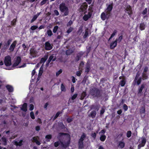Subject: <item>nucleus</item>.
<instances>
[{"label": "nucleus", "instance_id": "bb28decb", "mask_svg": "<svg viewBox=\"0 0 149 149\" xmlns=\"http://www.w3.org/2000/svg\"><path fill=\"white\" fill-rule=\"evenodd\" d=\"M96 112L95 111H92L90 113V116L92 118H94L96 115Z\"/></svg>", "mask_w": 149, "mask_h": 149}, {"label": "nucleus", "instance_id": "20e7f679", "mask_svg": "<svg viewBox=\"0 0 149 149\" xmlns=\"http://www.w3.org/2000/svg\"><path fill=\"white\" fill-rule=\"evenodd\" d=\"M4 63L6 66H10L11 65V57L9 56L5 57L4 60Z\"/></svg>", "mask_w": 149, "mask_h": 149}, {"label": "nucleus", "instance_id": "f03ea898", "mask_svg": "<svg viewBox=\"0 0 149 149\" xmlns=\"http://www.w3.org/2000/svg\"><path fill=\"white\" fill-rule=\"evenodd\" d=\"M91 94L94 97H99L100 96V91L99 89L94 88L92 89L91 92Z\"/></svg>", "mask_w": 149, "mask_h": 149}, {"label": "nucleus", "instance_id": "8fccbe9b", "mask_svg": "<svg viewBox=\"0 0 149 149\" xmlns=\"http://www.w3.org/2000/svg\"><path fill=\"white\" fill-rule=\"evenodd\" d=\"M77 94H74L71 97L72 99V100H74V99H75L77 97Z\"/></svg>", "mask_w": 149, "mask_h": 149}, {"label": "nucleus", "instance_id": "c03bdc74", "mask_svg": "<svg viewBox=\"0 0 149 149\" xmlns=\"http://www.w3.org/2000/svg\"><path fill=\"white\" fill-rule=\"evenodd\" d=\"M61 113V112H58L56 114L55 116L54 117V120L56 119L59 115V114Z\"/></svg>", "mask_w": 149, "mask_h": 149}, {"label": "nucleus", "instance_id": "2eb2a0df", "mask_svg": "<svg viewBox=\"0 0 149 149\" xmlns=\"http://www.w3.org/2000/svg\"><path fill=\"white\" fill-rule=\"evenodd\" d=\"M117 39H116L114 41L112 42L110 45L111 49H113L116 47L117 44Z\"/></svg>", "mask_w": 149, "mask_h": 149}, {"label": "nucleus", "instance_id": "f704fd0d", "mask_svg": "<svg viewBox=\"0 0 149 149\" xmlns=\"http://www.w3.org/2000/svg\"><path fill=\"white\" fill-rule=\"evenodd\" d=\"M16 19H14L11 22V25H12L13 26L15 25L16 24Z\"/></svg>", "mask_w": 149, "mask_h": 149}, {"label": "nucleus", "instance_id": "37998d69", "mask_svg": "<svg viewBox=\"0 0 149 149\" xmlns=\"http://www.w3.org/2000/svg\"><path fill=\"white\" fill-rule=\"evenodd\" d=\"M29 109L30 111H32L33 109H34V106L32 104H30L29 105Z\"/></svg>", "mask_w": 149, "mask_h": 149}, {"label": "nucleus", "instance_id": "49530a36", "mask_svg": "<svg viewBox=\"0 0 149 149\" xmlns=\"http://www.w3.org/2000/svg\"><path fill=\"white\" fill-rule=\"evenodd\" d=\"M117 32V31L116 30H115L113 33L111 34V38H112L115 35V34H116Z\"/></svg>", "mask_w": 149, "mask_h": 149}, {"label": "nucleus", "instance_id": "c9c22d12", "mask_svg": "<svg viewBox=\"0 0 149 149\" xmlns=\"http://www.w3.org/2000/svg\"><path fill=\"white\" fill-rule=\"evenodd\" d=\"M83 31V26H80L78 32L80 34Z\"/></svg>", "mask_w": 149, "mask_h": 149}, {"label": "nucleus", "instance_id": "774afa93", "mask_svg": "<svg viewBox=\"0 0 149 149\" xmlns=\"http://www.w3.org/2000/svg\"><path fill=\"white\" fill-rule=\"evenodd\" d=\"M12 42V40L11 39H9L7 41V45H9L10 44L11 42Z\"/></svg>", "mask_w": 149, "mask_h": 149}, {"label": "nucleus", "instance_id": "338daca9", "mask_svg": "<svg viewBox=\"0 0 149 149\" xmlns=\"http://www.w3.org/2000/svg\"><path fill=\"white\" fill-rule=\"evenodd\" d=\"M76 74L78 76H80L81 74L80 72L79 71H77L76 72Z\"/></svg>", "mask_w": 149, "mask_h": 149}, {"label": "nucleus", "instance_id": "3c124183", "mask_svg": "<svg viewBox=\"0 0 149 149\" xmlns=\"http://www.w3.org/2000/svg\"><path fill=\"white\" fill-rule=\"evenodd\" d=\"M54 14L56 16H58L59 14L57 10H54Z\"/></svg>", "mask_w": 149, "mask_h": 149}, {"label": "nucleus", "instance_id": "0e129e2a", "mask_svg": "<svg viewBox=\"0 0 149 149\" xmlns=\"http://www.w3.org/2000/svg\"><path fill=\"white\" fill-rule=\"evenodd\" d=\"M72 120V119L71 118H69L67 119V121L68 123L71 122Z\"/></svg>", "mask_w": 149, "mask_h": 149}, {"label": "nucleus", "instance_id": "a19ab883", "mask_svg": "<svg viewBox=\"0 0 149 149\" xmlns=\"http://www.w3.org/2000/svg\"><path fill=\"white\" fill-rule=\"evenodd\" d=\"M37 18V16H36L35 15L33 17V18L32 19L31 21V22L32 23Z\"/></svg>", "mask_w": 149, "mask_h": 149}, {"label": "nucleus", "instance_id": "e2e57ef3", "mask_svg": "<svg viewBox=\"0 0 149 149\" xmlns=\"http://www.w3.org/2000/svg\"><path fill=\"white\" fill-rule=\"evenodd\" d=\"M141 78H139V79L137 80V84L138 85H139L141 82Z\"/></svg>", "mask_w": 149, "mask_h": 149}, {"label": "nucleus", "instance_id": "ddd939ff", "mask_svg": "<svg viewBox=\"0 0 149 149\" xmlns=\"http://www.w3.org/2000/svg\"><path fill=\"white\" fill-rule=\"evenodd\" d=\"M117 142L118 143V148H122L124 147L125 143L124 141H120Z\"/></svg>", "mask_w": 149, "mask_h": 149}, {"label": "nucleus", "instance_id": "a211bd4d", "mask_svg": "<svg viewBox=\"0 0 149 149\" xmlns=\"http://www.w3.org/2000/svg\"><path fill=\"white\" fill-rule=\"evenodd\" d=\"M113 7L112 5H109L107 6L106 10L105 11L107 13H109L110 14V12L111 11Z\"/></svg>", "mask_w": 149, "mask_h": 149}, {"label": "nucleus", "instance_id": "680f3d73", "mask_svg": "<svg viewBox=\"0 0 149 149\" xmlns=\"http://www.w3.org/2000/svg\"><path fill=\"white\" fill-rule=\"evenodd\" d=\"M91 136L94 138V139H95L96 136V133H92L91 134Z\"/></svg>", "mask_w": 149, "mask_h": 149}, {"label": "nucleus", "instance_id": "7ed1b4c3", "mask_svg": "<svg viewBox=\"0 0 149 149\" xmlns=\"http://www.w3.org/2000/svg\"><path fill=\"white\" fill-rule=\"evenodd\" d=\"M30 57L31 58H34L36 56H38V52L34 49H31L30 50Z\"/></svg>", "mask_w": 149, "mask_h": 149}, {"label": "nucleus", "instance_id": "2f4dec72", "mask_svg": "<svg viewBox=\"0 0 149 149\" xmlns=\"http://www.w3.org/2000/svg\"><path fill=\"white\" fill-rule=\"evenodd\" d=\"M61 91L65 92L66 91V89L63 84H61Z\"/></svg>", "mask_w": 149, "mask_h": 149}, {"label": "nucleus", "instance_id": "39448f33", "mask_svg": "<svg viewBox=\"0 0 149 149\" xmlns=\"http://www.w3.org/2000/svg\"><path fill=\"white\" fill-rule=\"evenodd\" d=\"M86 137V135L85 134H83L81 136V138L79 140V146L80 148H82L84 147V145L83 144V141Z\"/></svg>", "mask_w": 149, "mask_h": 149}, {"label": "nucleus", "instance_id": "5701e85b", "mask_svg": "<svg viewBox=\"0 0 149 149\" xmlns=\"http://www.w3.org/2000/svg\"><path fill=\"white\" fill-rule=\"evenodd\" d=\"M6 88L9 92H13V89L12 86L10 85H7L6 86Z\"/></svg>", "mask_w": 149, "mask_h": 149}, {"label": "nucleus", "instance_id": "4d7b16f0", "mask_svg": "<svg viewBox=\"0 0 149 149\" xmlns=\"http://www.w3.org/2000/svg\"><path fill=\"white\" fill-rule=\"evenodd\" d=\"M88 32L87 31H86L85 32V34L84 35V38H86L88 36Z\"/></svg>", "mask_w": 149, "mask_h": 149}, {"label": "nucleus", "instance_id": "f257e3e1", "mask_svg": "<svg viewBox=\"0 0 149 149\" xmlns=\"http://www.w3.org/2000/svg\"><path fill=\"white\" fill-rule=\"evenodd\" d=\"M59 9L62 13H63L62 15L63 17L68 15L69 13L68 7L64 3H61L59 6Z\"/></svg>", "mask_w": 149, "mask_h": 149}, {"label": "nucleus", "instance_id": "79ce46f5", "mask_svg": "<svg viewBox=\"0 0 149 149\" xmlns=\"http://www.w3.org/2000/svg\"><path fill=\"white\" fill-rule=\"evenodd\" d=\"M52 136L51 135L49 134L46 135L45 136V138L47 139H50L52 138Z\"/></svg>", "mask_w": 149, "mask_h": 149}, {"label": "nucleus", "instance_id": "ea45409f", "mask_svg": "<svg viewBox=\"0 0 149 149\" xmlns=\"http://www.w3.org/2000/svg\"><path fill=\"white\" fill-rule=\"evenodd\" d=\"M62 70L61 69L60 70L58 71L56 73V76H58L62 72Z\"/></svg>", "mask_w": 149, "mask_h": 149}, {"label": "nucleus", "instance_id": "bf43d9fd", "mask_svg": "<svg viewBox=\"0 0 149 149\" xmlns=\"http://www.w3.org/2000/svg\"><path fill=\"white\" fill-rule=\"evenodd\" d=\"M2 140L4 143H6V139L5 137H2Z\"/></svg>", "mask_w": 149, "mask_h": 149}, {"label": "nucleus", "instance_id": "423d86ee", "mask_svg": "<svg viewBox=\"0 0 149 149\" xmlns=\"http://www.w3.org/2000/svg\"><path fill=\"white\" fill-rule=\"evenodd\" d=\"M110 14L109 13H107L106 11L102 13L101 15V18L103 20H104L108 19L109 17Z\"/></svg>", "mask_w": 149, "mask_h": 149}, {"label": "nucleus", "instance_id": "473e14b6", "mask_svg": "<svg viewBox=\"0 0 149 149\" xmlns=\"http://www.w3.org/2000/svg\"><path fill=\"white\" fill-rule=\"evenodd\" d=\"M58 27L57 26H54L53 30V33H56L58 30Z\"/></svg>", "mask_w": 149, "mask_h": 149}, {"label": "nucleus", "instance_id": "0eeeda50", "mask_svg": "<svg viewBox=\"0 0 149 149\" xmlns=\"http://www.w3.org/2000/svg\"><path fill=\"white\" fill-rule=\"evenodd\" d=\"M53 48L52 45L50 44L49 42H47L45 44V48L46 50H49Z\"/></svg>", "mask_w": 149, "mask_h": 149}, {"label": "nucleus", "instance_id": "9d476101", "mask_svg": "<svg viewBox=\"0 0 149 149\" xmlns=\"http://www.w3.org/2000/svg\"><path fill=\"white\" fill-rule=\"evenodd\" d=\"M125 10L126 12L129 15H130L132 14L131 8L130 5H127L126 6Z\"/></svg>", "mask_w": 149, "mask_h": 149}, {"label": "nucleus", "instance_id": "c85d7f7f", "mask_svg": "<svg viewBox=\"0 0 149 149\" xmlns=\"http://www.w3.org/2000/svg\"><path fill=\"white\" fill-rule=\"evenodd\" d=\"M74 51V50L72 49H68L67 50L66 52V54L68 55H70L72 54Z\"/></svg>", "mask_w": 149, "mask_h": 149}, {"label": "nucleus", "instance_id": "864d4df0", "mask_svg": "<svg viewBox=\"0 0 149 149\" xmlns=\"http://www.w3.org/2000/svg\"><path fill=\"white\" fill-rule=\"evenodd\" d=\"M123 108L125 111L127 110L128 109L127 106L125 104H124L123 105Z\"/></svg>", "mask_w": 149, "mask_h": 149}, {"label": "nucleus", "instance_id": "6e6d98bb", "mask_svg": "<svg viewBox=\"0 0 149 149\" xmlns=\"http://www.w3.org/2000/svg\"><path fill=\"white\" fill-rule=\"evenodd\" d=\"M105 132V131L104 130H102L99 133V134L101 135H104V134Z\"/></svg>", "mask_w": 149, "mask_h": 149}, {"label": "nucleus", "instance_id": "052dcab7", "mask_svg": "<svg viewBox=\"0 0 149 149\" xmlns=\"http://www.w3.org/2000/svg\"><path fill=\"white\" fill-rule=\"evenodd\" d=\"M48 0H43L41 2L40 4L42 5L45 3Z\"/></svg>", "mask_w": 149, "mask_h": 149}, {"label": "nucleus", "instance_id": "5fc2aeb1", "mask_svg": "<svg viewBox=\"0 0 149 149\" xmlns=\"http://www.w3.org/2000/svg\"><path fill=\"white\" fill-rule=\"evenodd\" d=\"M145 145V144H143L142 143L140 144L138 146V149H140V148H141V147L144 146Z\"/></svg>", "mask_w": 149, "mask_h": 149}, {"label": "nucleus", "instance_id": "72a5a7b5", "mask_svg": "<svg viewBox=\"0 0 149 149\" xmlns=\"http://www.w3.org/2000/svg\"><path fill=\"white\" fill-rule=\"evenodd\" d=\"M73 30V28L72 27H70L67 31V33L68 34L71 32Z\"/></svg>", "mask_w": 149, "mask_h": 149}, {"label": "nucleus", "instance_id": "4468645a", "mask_svg": "<svg viewBox=\"0 0 149 149\" xmlns=\"http://www.w3.org/2000/svg\"><path fill=\"white\" fill-rule=\"evenodd\" d=\"M69 143H68L66 145H64L60 141H58L55 143L54 144V146L55 147H57L59 145L61 144V146H62L65 147L67 146L68 145Z\"/></svg>", "mask_w": 149, "mask_h": 149}, {"label": "nucleus", "instance_id": "b1692460", "mask_svg": "<svg viewBox=\"0 0 149 149\" xmlns=\"http://www.w3.org/2000/svg\"><path fill=\"white\" fill-rule=\"evenodd\" d=\"M48 58L47 55L45 56L44 57L42 58L40 61V63H44Z\"/></svg>", "mask_w": 149, "mask_h": 149}, {"label": "nucleus", "instance_id": "f8f14e48", "mask_svg": "<svg viewBox=\"0 0 149 149\" xmlns=\"http://www.w3.org/2000/svg\"><path fill=\"white\" fill-rule=\"evenodd\" d=\"M21 61V58L19 56H18L17 57L16 60L15 62L13 64V67H15L17 66L20 63Z\"/></svg>", "mask_w": 149, "mask_h": 149}, {"label": "nucleus", "instance_id": "412c9836", "mask_svg": "<svg viewBox=\"0 0 149 149\" xmlns=\"http://www.w3.org/2000/svg\"><path fill=\"white\" fill-rule=\"evenodd\" d=\"M45 35L51 37L53 35V33L51 30L49 29L47 31Z\"/></svg>", "mask_w": 149, "mask_h": 149}, {"label": "nucleus", "instance_id": "6e6552de", "mask_svg": "<svg viewBox=\"0 0 149 149\" xmlns=\"http://www.w3.org/2000/svg\"><path fill=\"white\" fill-rule=\"evenodd\" d=\"M17 43V41L16 40H15L11 44L9 49V50L10 52H12L14 51Z\"/></svg>", "mask_w": 149, "mask_h": 149}, {"label": "nucleus", "instance_id": "09e8293b", "mask_svg": "<svg viewBox=\"0 0 149 149\" xmlns=\"http://www.w3.org/2000/svg\"><path fill=\"white\" fill-rule=\"evenodd\" d=\"M146 142V140L145 138H143L142 139L141 143L145 145Z\"/></svg>", "mask_w": 149, "mask_h": 149}, {"label": "nucleus", "instance_id": "a18cd8bd", "mask_svg": "<svg viewBox=\"0 0 149 149\" xmlns=\"http://www.w3.org/2000/svg\"><path fill=\"white\" fill-rule=\"evenodd\" d=\"M147 8H146L142 12V14L143 15H145L147 13Z\"/></svg>", "mask_w": 149, "mask_h": 149}, {"label": "nucleus", "instance_id": "603ef678", "mask_svg": "<svg viewBox=\"0 0 149 149\" xmlns=\"http://www.w3.org/2000/svg\"><path fill=\"white\" fill-rule=\"evenodd\" d=\"M72 24V22L71 20H70L67 23V26H71Z\"/></svg>", "mask_w": 149, "mask_h": 149}, {"label": "nucleus", "instance_id": "e433bc0d", "mask_svg": "<svg viewBox=\"0 0 149 149\" xmlns=\"http://www.w3.org/2000/svg\"><path fill=\"white\" fill-rule=\"evenodd\" d=\"M30 115L31 117V118L33 119H34L35 118V117L34 116V113L32 111L30 113Z\"/></svg>", "mask_w": 149, "mask_h": 149}, {"label": "nucleus", "instance_id": "13d9d810", "mask_svg": "<svg viewBox=\"0 0 149 149\" xmlns=\"http://www.w3.org/2000/svg\"><path fill=\"white\" fill-rule=\"evenodd\" d=\"M143 79H146L147 78V76L146 74L143 73Z\"/></svg>", "mask_w": 149, "mask_h": 149}, {"label": "nucleus", "instance_id": "4be33fe9", "mask_svg": "<svg viewBox=\"0 0 149 149\" xmlns=\"http://www.w3.org/2000/svg\"><path fill=\"white\" fill-rule=\"evenodd\" d=\"M27 104L26 103H25L23 104L22 105V107L21 108L22 110L24 111H27Z\"/></svg>", "mask_w": 149, "mask_h": 149}, {"label": "nucleus", "instance_id": "6ab92c4d", "mask_svg": "<svg viewBox=\"0 0 149 149\" xmlns=\"http://www.w3.org/2000/svg\"><path fill=\"white\" fill-rule=\"evenodd\" d=\"M123 134H120L118 136L116 139V141L117 142H118L119 141H123L124 139L123 137H122Z\"/></svg>", "mask_w": 149, "mask_h": 149}, {"label": "nucleus", "instance_id": "58836bf2", "mask_svg": "<svg viewBox=\"0 0 149 149\" xmlns=\"http://www.w3.org/2000/svg\"><path fill=\"white\" fill-rule=\"evenodd\" d=\"M38 28V26H37L34 25L31 26L30 29L32 30H34Z\"/></svg>", "mask_w": 149, "mask_h": 149}, {"label": "nucleus", "instance_id": "7c9ffc66", "mask_svg": "<svg viewBox=\"0 0 149 149\" xmlns=\"http://www.w3.org/2000/svg\"><path fill=\"white\" fill-rule=\"evenodd\" d=\"M140 113L142 114H144L145 112V107H142L140 111Z\"/></svg>", "mask_w": 149, "mask_h": 149}, {"label": "nucleus", "instance_id": "9b49d317", "mask_svg": "<svg viewBox=\"0 0 149 149\" xmlns=\"http://www.w3.org/2000/svg\"><path fill=\"white\" fill-rule=\"evenodd\" d=\"M87 7L88 6L86 3L83 4L80 6V11L85 12L87 8Z\"/></svg>", "mask_w": 149, "mask_h": 149}, {"label": "nucleus", "instance_id": "cd10ccee", "mask_svg": "<svg viewBox=\"0 0 149 149\" xmlns=\"http://www.w3.org/2000/svg\"><path fill=\"white\" fill-rule=\"evenodd\" d=\"M145 87V85L144 84L141 85V87L139 90L138 94H141L143 88Z\"/></svg>", "mask_w": 149, "mask_h": 149}, {"label": "nucleus", "instance_id": "f3484780", "mask_svg": "<svg viewBox=\"0 0 149 149\" xmlns=\"http://www.w3.org/2000/svg\"><path fill=\"white\" fill-rule=\"evenodd\" d=\"M38 137H33L32 138V141L33 142H36L37 145H40V143L38 141Z\"/></svg>", "mask_w": 149, "mask_h": 149}, {"label": "nucleus", "instance_id": "69168bd1", "mask_svg": "<svg viewBox=\"0 0 149 149\" xmlns=\"http://www.w3.org/2000/svg\"><path fill=\"white\" fill-rule=\"evenodd\" d=\"M123 38L122 36H120L118 38V39H117V41H119V42H120L121 40H122Z\"/></svg>", "mask_w": 149, "mask_h": 149}, {"label": "nucleus", "instance_id": "a878e982", "mask_svg": "<svg viewBox=\"0 0 149 149\" xmlns=\"http://www.w3.org/2000/svg\"><path fill=\"white\" fill-rule=\"evenodd\" d=\"M126 83L125 79H123V80H121L120 82V84L121 86H123L125 85Z\"/></svg>", "mask_w": 149, "mask_h": 149}, {"label": "nucleus", "instance_id": "c756f323", "mask_svg": "<svg viewBox=\"0 0 149 149\" xmlns=\"http://www.w3.org/2000/svg\"><path fill=\"white\" fill-rule=\"evenodd\" d=\"M106 136L105 135H101L100 139L102 141H104L106 139Z\"/></svg>", "mask_w": 149, "mask_h": 149}, {"label": "nucleus", "instance_id": "393cba45", "mask_svg": "<svg viewBox=\"0 0 149 149\" xmlns=\"http://www.w3.org/2000/svg\"><path fill=\"white\" fill-rule=\"evenodd\" d=\"M145 24L144 23H141L140 24V28L141 30H143L145 29Z\"/></svg>", "mask_w": 149, "mask_h": 149}, {"label": "nucleus", "instance_id": "1a4fd4ad", "mask_svg": "<svg viewBox=\"0 0 149 149\" xmlns=\"http://www.w3.org/2000/svg\"><path fill=\"white\" fill-rule=\"evenodd\" d=\"M90 11L89 12L87 15H85L83 17V19L85 21H87L89 18H90L92 15V10L91 8L90 9Z\"/></svg>", "mask_w": 149, "mask_h": 149}, {"label": "nucleus", "instance_id": "aec40b11", "mask_svg": "<svg viewBox=\"0 0 149 149\" xmlns=\"http://www.w3.org/2000/svg\"><path fill=\"white\" fill-rule=\"evenodd\" d=\"M22 142L23 140H20L19 142H17V141H14V144L17 146H21L22 145Z\"/></svg>", "mask_w": 149, "mask_h": 149}, {"label": "nucleus", "instance_id": "4c0bfd02", "mask_svg": "<svg viewBox=\"0 0 149 149\" xmlns=\"http://www.w3.org/2000/svg\"><path fill=\"white\" fill-rule=\"evenodd\" d=\"M132 132L131 131H128L127 134V136L128 137H130L131 135Z\"/></svg>", "mask_w": 149, "mask_h": 149}, {"label": "nucleus", "instance_id": "dca6fc26", "mask_svg": "<svg viewBox=\"0 0 149 149\" xmlns=\"http://www.w3.org/2000/svg\"><path fill=\"white\" fill-rule=\"evenodd\" d=\"M56 60V56L54 54L51 55L49 57L48 61V63L49 64L52 60L53 61H54Z\"/></svg>", "mask_w": 149, "mask_h": 149}, {"label": "nucleus", "instance_id": "de8ad7c7", "mask_svg": "<svg viewBox=\"0 0 149 149\" xmlns=\"http://www.w3.org/2000/svg\"><path fill=\"white\" fill-rule=\"evenodd\" d=\"M90 70V68L88 66H87L85 68V71L88 73Z\"/></svg>", "mask_w": 149, "mask_h": 149}]
</instances>
